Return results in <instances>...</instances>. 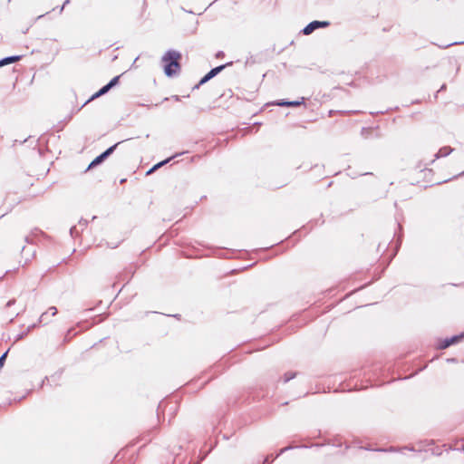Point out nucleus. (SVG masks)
<instances>
[{
  "label": "nucleus",
  "mask_w": 464,
  "mask_h": 464,
  "mask_svg": "<svg viewBox=\"0 0 464 464\" xmlns=\"http://www.w3.org/2000/svg\"><path fill=\"white\" fill-rule=\"evenodd\" d=\"M304 98H301L300 101L287 102L285 100L278 101L276 104L282 107H297L304 103Z\"/></svg>",
  "instance_id": "nucleus-6"
},
{
  "label": "nucleus",
  "mask_w": 464,
  "mask_h": 464,
  "mask_svg": "<svg viewBox=\"0 0 464 464\" xmlns=\"http://www.w3.org/2000/svg\"><path fill=\"white\" fill-rule=\"evenodd\" d=\"M20 59H21V56H10V57L4 58L0 61V67L4 66L5 64H9V63L17 62Z\"/></svg>",
  "instance_id": "nucleus-8"
},
{
  "label": "nucleus",
  "mask_w": 464,
  "mask_h": 464,
  "mask_svg": "<svg viewBox=\"0 0 464 464\" xmlns=\"http://www.w3.org/2000/svg\"><path fill=\"white\" fill-rule=\"evenodd\" d=\"M457 43H454V44H449L448 45H446L445 47H448V46H451L452 44H456Z\"/></svg>",
  "instance_id": "nucleus-17"
},
{
  "label": "nucleus",
  "mask_w": 464,
  "mask_h": 464,
  "mask_svg": "<svg viewBox=\"0 0 464 464\" xmlns=\"http://www.w3.org/2000/svg\"><path fill=\"white\" fill-rule=\"evenodd\" d=\"M452 150H453L450 147H443L440 149V150L436 154V158L446 157L449 154H450Z\"/></svg>",
  "instance_id": "nucleus-9"
},
{
  "label": "nucleus",
  "mask_w": 464,
  "mask_h": 464,
  "mask_svg": "<svg viewBox=\"0 0 464 464\" xmlns=\"http://www.w3.org/2000/svg\"><path fill=\"white\" fill-rule=\"evenodd\" d=\"M69 2H70L69 0H66V1L63 3V6H62V7H61V9H60V13H62V12H63V10L64 6H65L66 5H68V4H69Z\"/></svg>",
  "instance_id": "nucleus-14"
},
{
  "label": "nucleus",
  "mask_w": 464,
  "mask_h": 464,
  "mask_svg": "<svg viewBox=\"0 0 464 464\" xmlns=\"http://www.w3.org/2000/svg\"><path fill=\"white\" fill-rule=\"evenodd\" d=\"M120 76L112 78L109 83L104 85L99 92L92 95V100L96 99L105 93H107L112 87H114L119 82Z\"/></svg>",
  "instance_id": "nucleus-3"
},
{
  "label": "nucleus",
  "mask_w": 464,
  "mask_h": 464,
  "mask_svg": "<svg viewBox=\"0 0 464 464\" xmlns=\"http://www.w3.org/2000/svg\"><path fill=\"white\" fill-rule=\"evenodd\" d=\"M269 462V457H266V459H265V463H268Z\"/></svg>",
  "instance_id": "nucleus-16"
},
{
  "label": "nucleus",
  "mask_w": 464,
  "mask_h": 464,
  "mask_svg": "<svg viewBox=\"0 0 464 464\" xmlns=\"http://www.w3.org/2000/svg\"><path fill=\"white\" fill-rule=\"evenodd\" d=\"M225 65L218 66L212 70H210L199 82V84L206 83L208 81H209L211 78L216 76L219 72H221L224 69Z\"/></svg>",
  "instance_id": "nucleus-5"
},
{
  "label": "nucleus",
  "mask_w": 464,
  "mask_h": 464,
  "mask_svg": "<svg viewBox=\"0 0 464 464\" xmlns=\"http://www.w3.org/2000/svg\"><path fill=\"white\" fill-rule=\"evenodd\" d=\"M463 337H464V333L461 334L460 335H455V336H453V337H451L450 339H446L443 342V343L440 345V348H442V349L447 348L450 345L456 343L457 342H459Z\"/></svg>",
  "instance_id": "nucleus-7"
},
{
  "label": "nucleus",
  "mask_w": 464,
  "mask_h": 464,
  "mask_svg": "<svg viewBox=\"0 0 464 464\" xmlns=\"http://www.w3.org/2000/svg\"><path fill=\"white\" fill-rule=\"evenodd\" d=\"M118 144H115L111 147H110L109 149H107L103 153H102L100 156H98L91 164H90V168L92 167V166H95V165H98L100 164L101 162H102L108 156H110L113 150H115V148L117 147Z\"/></svg>",
  "instance_id": "nucleus-4"
},
{
  "label": "nucleus",
  "mask_w": 464,
  "mask_h": 464,
  "mask_svg": "<svg viewBox=\"0 0 464 464\" xmlns=\"http://www.w3.org/2000/svg\"><path fill=\"white\" fill-rule=\"evenodd\" d=\"M179 53L175 51H169L162 57V62L165 63L164 72L167 76L172 77L178 73L179 70Z\"/></svg>",
  "instance_id": "nucleus-1"
},
{
  "label": "nucleus",
  "mask_w": 464,
  "mask_h": 464,
  "mask_svg": "<svg viewBox=\"0 0 464 464\" xmlns=\"http://www.w3.org/2000/svg\"><path fill=\"white\" fill-rule=\"evenodd\" d=\"M286 450H287V448H285V449L281 450V452H284Z\"/></svg>",
  "instance_id": "nucleus-18"
},
{
  "label": "nucleus",
  "mask_w": 464,
  "mask_h": 464,
  "mask_svg": "<svg viewBox=\"0 0 464 464\" xmlns=\"http://www.w3.org/2000/svg\"><path fill=\"white\" fill-rule=\"evenodd\" d=\"M294 376H295L294 374H288V373H286V374H285V382H286L290 381L291 379H293V378H294Z\"/></svg>",
  "instance_id": "nucleus-13"
},
{
  "label": "nucleus",
  "mask_w": 464,
  "mask_h": 464,
  "mask_svg": "<svg viewBox=\"0 0 464 464\" xmlns=\"http://www.w3.org/2000/svg\"><path fill=\"white\" fill-rule=\"evenodd\" d=\"M14 303V300H10V301L7 303V306L12 305Z\"/></svg>",
  "instance_id": "nucleus-15"
},
{
  "label": "nucleus",
  "mask_w": 464,
  "mask_h": 464,
  "mask_svg": "<svg viewBox=\"0 0 464 464\" xmlns=\"http://www.w3.org/2000/svg\"><path fill=\"white\" fill-rule=\"evenodd\" d=\"M329 25L330 23L327 21H313L303 29V33L304 34L308 35L312 34L315 29L324 28Z\"/></svg>",
  "instance_id": "nucleus-2"
},
{
  "label": "nucleus",
  "mask_w": 464,
  "mask_h": 464,
  "mask_svg": "<svg viewBox=\"0 0 464 464\" xmlns=\"http://www.w3.org/2000/svg\"><path fill=\"white\" fill-rule=\"evenodd\" d=\"M171 159H172V158H169V159H167V160H163V161L159 162L158 164H156L152 169H150L148 171V174L152 173V172H153L154 170H156L157 169H159V168L162 167L163 165L167 164L168 162H169V161H170V160H171Z\"/></svg>",
  "instance_id": "nucleus-10"
},
{
  "label": "nucleus",
  "mask_w": 464,
  "mask_h": 464,
  "mask_svg": "<svg viewBox=\"0 0 464 464\" xmlns=\"http://www.w3.org/2000/svg\"><path fill=\"white\" fill-rule=\"evenodd\" d=\"M49 311L52 313V315H55L57 313V309L54 306L50 307Z\"/></svg>",
  "instance_id": "nucleus-12"
},
{
  "label": "nucleus",
  "mask_w": 464,
  "mask_h": 464,
  "mask_svg": "<svg viewBox=\"0 0 464 464\" xmlns=\"http://www.w3.org/2000/svg\"><path fill=\"white\" fill-rule=\"evenodd\" d=\"M7 353L8 352H5L1 357H0V370L3 368L4 364H5V358L7 356Z\"/></svg>",
  "instance_id": "nucleus-11"
}]
</instances>
